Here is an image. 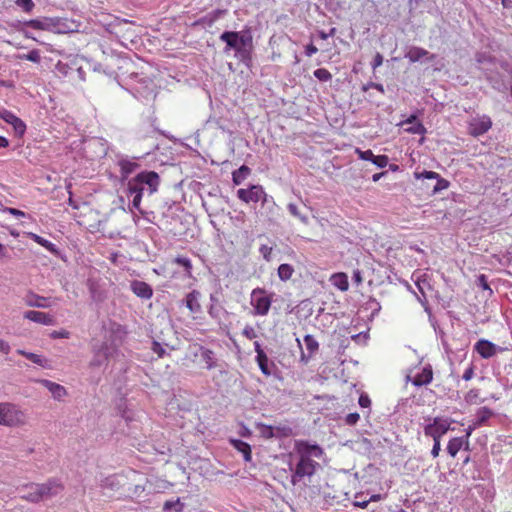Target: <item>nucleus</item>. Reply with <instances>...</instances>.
Instances as JSON below:
<instances>
[{"label": "nucleus", "mask_w": 512, "mask_h": 512, "mask_svg": "<svg viewBox=\"0 0 512 512\" xmlns=\"http://www.w3.org/2000/svg\"><path fill=\"white\" fill-rule=\"evenodd\" d=\"M323 454L324 451L318 444L297 440L295 442V456L297 460L294 466L290 464L292 484L296 485L302 482L304 478L312 477L320 466L315 459H320Z\"/></svg>", "instance_id": "obj_1"}, {"label": "nucleus", "mask_w": 512, "mask_h": 512, "mask_svg": "<svg viewBox=\"0 0 512 512\" xmlns=\"http://www.w3.org/2000/svg\"><path fill=\"white\" fill-rule=\"evenodd\" d=\"M480 68L486 72L487 80L492 87L500 92L508 89L505 77H510L509 88L512 96V65L506 61H496L485 54H478L476 58Z\"/></svg>", "instance_id": "obj_2"}, {"label": "nucleus", "mask_w": 512, "mask_h": 512, "mask_svg": "<svg viewBox=\"0 0 512 512\" xmlns=\"http://www.w3.org/2000/svg\"><path fill=\"white\" fill-rule=\"evenodd\" d=\"M160 176L155 171H142L127 182V194L132 196L131 210H141V200L145 193L152 195L158 191Z\"/></svg>", "instance_id": "obj_3"}, {"label": "nucleus", "mask_w": 512, "mask_h": 512, "mask_svg": "<svg viewBox=\"0 0 512 512\" xmlns=\"http://www.w3.org/2000/svg\"><path fill=\"white\" fill-rule=\"evenodd\" d=\"M219 39L226 44L224 52H235V57L250 68L252 65L253 37L250 30L241 32L225 31Z\"/></svg>", "instance_id": "obj_4"}, {"label": "nucleus", "mask_w": 512, "mask_h": 512, "mask_svg": "<svg viewBox=\"0 0 512 512\" xmlns=\"http://www.w3.org/2000/svg\"><path fill=\"white\" fill-rule=\"evenodd\" d=\"M129 91L135 98L147 103L153 101L156 97V85L154 81L138 74L131 75Z\"/></svg>", "instance_id": "obj_5"}, {"label": "nucleus", "mask_w": 512, "mask_h": 512, "mask_svg": "<svg viewBox=\"0 0 512 512\" xmlns=\"http://www.w3.org/2000/svg\"><path fill=\"white\" fill-rule=\"evenodd\" d=\"M414 176L418 180L423 181V187L429 192L430 195H436L450 186V182L440 176L434 171L424 170L422 172H415Z\"/></svg>", "instance_id": "obj_6"}, {"label": "nucleus", "mask_w": 512, "mask_h": 512, "mask_svg": "<svg viewBox=\"0 0 512 512\" xmlns=\"http://www.w3.org/2000/svg\"><path fill=\"white\" fill-rule=\"evenodd\" d=\"M237 197L244 203H257L260 201L263 206H275L273 198L269 196L259 184L250 185L247 189H238Z\"/></svg>", "instance_id": "obj_7"}, {"label": "nucleus", "mask_w": 512, "mask_h": 512, "mask_svg": "<svg viewBox=\"0 0 512 512\" xmlns=\"http://www.w3.org/2000/svg\"><path fill=\"white\" fill-rule=\"evenodd\" d=\"M25 413L15 404L0 403V425L15 427L25 423Z\"/></svg>", "instance_id": "obj_8"}, {"label": "nucleus", "mask_w": 512, "mask_h": 512, "mask_svg": "<svg viewBox=\"0 0 512 512\" xmlns=\"http://www.w3.org/2000/svg\"><path fill=\"white\" fill-rule=\"evenodd\" d=\"M117 353L116 349L107 343H102L98 348H94L93 357L89 362L91 370L106 367L109 360Z\"/></svg>", "instance_id": "obj_9"}, {"label": "nucleus", "mask_w": 512, "mask_h": 512, "mask_svg": "<svg viewBox=\"0 0 512 512\" xmlns=\"http://www.w3.org/2000/svg\"><path fill=\"white\" fill-rule=\"evenodd\" d=\"M452 420L443 417H435L431 422L425 425L424 433L433 439H441L450 429Z\"/></svg>", "instance_id": "obj_10"}, {"label": "nucleus", "mask_w": 512, "mask_h": 512, "mask_svg": "<svg viewBox=\"0 0 512 512\" xmlns=\"http://www.w3.org/2000/svg\"><path fill=\"white\" fill-rule=\"evenodd\" d=\"M272 299L265 290L256 288L251 293V305L256 315L265 316L268 314Z\"/></svg>", "instance_id": "obj_11"}, {"label": "nucleus", "mask_w": 512, "mask_h": 512, "mask_svg": "<svg viewBox=\"0 0 512 512\" xmlns=\"http://www.w3.org/2000/svg\"><path fill=\"white\" fill-rule=\"evenodd\" d=\"M492 126L488 115H476L468 121V133L473 137L484 135Z\"/></svg>", "instance_id": "obj_12"}, {"label": "nucleus", "mask_w": 512, "mask_h": 512, "mask_svg": "<svg viewBox=\"0 0 512 512\" xmlns=\"http://www.w3.org/2000/svg\"><path fill=\"white\" fill-rule=\"evenodd\" d=\"M140 157H130L128 155L119 154L116 156V164L120 169L121 180L125 181L129 175L140 168L138 163Z\"/></svg>", "instance_id": "obj_13"}, {"label": "nucleus", "mask_w": 512, "mask_h": 512, "mask_svg": "<svg viewBox=\"0 0 512 512\" xmlns=\"http://www.w3.org/2000/svg\"><path fill=\"white\" fill-rule=\"evenodd\" d=\"M36 489L39 491L42 501L58 495L63 490V486L60 481L50 479L46 483L38 484Z\"/></svg>", "instance_id": "obj_14"}, {"label": "nucleus", "mask_w": 512, "mask_h": 512, "mask_svg": "<svg viewBox=\"0 0 512 512\" xmlns=\"http://www.w3.org/2000/svg\"><path fill=\"white\" fill-rule=\"evenodd\" d=\"M474 350L483 358L489 359L495 356L498 352H502L503 348L497 346L486 339H480L474 345Z\"/></svg>", "instance_id": "obj_15"}, {"label": "nucleus", "mask_w": 512, "mask_h": 512, "mask_svg": "<svg viewBox=\"0 0 512 512\" xmlns=\"http://www.w3.org/2000/svg\"><path fill=\"white\" fill-rule=\"evenodd\" d=\"M0 117L3 119L6 123L10 124L14 132L17 136L21 137L24 135L26 131V125L25 123L17 117L13 112L2 109L0 111Z\"/></svg>", "instance_id": "obj_16"}, {"label": "nucleus", "mask_w": 512, "mask_h": 512, "mask_svg": "<svg viewBox=\"0 0 512 512\" xmlns=\"http://www.w3.org/2000/svg\"><path fill=\"white\" fill-rule=\"evenodd\" d=\"M25 304L29 307H36V308H49L52 306V302L50 298H46L44 296H40L33 291H28L24 298H23Z\"/></svg>", "instance_id": "obj_17"}, {"label": "nucleus", "mask_w": 512, "mask_h": 512, "mask_svg": "<svg viewBox=\"0 0 512 512\" xmlns=\"http://www.w3.org/2000/svg\"><path fill=\"white\" fill-rule=\"evenodd\" d=\"M130 289L136 296L145 300L150 299L153 295L152 287L144 281L133 280L130 283Z\"/></svg>", "instance_id": "obj_18"}, {"label": "nucleus", "mask_w": 512, "mask_h": 512, "mask_svg": "<svg viewBox=\"0 0 512 512\" xmlns=\"http://www.w3.org/2000/svg\"><path fill=\"white\" fill-rule=\"evenodd\" d=\"M24 318L35 323L51 326L55 324V319L50 314L29 310L24 313Z\"/></svg>", "instance_id": "obj_19"}, {"label": "nucleus", "mask_w": 512, "mask_h": 512, "mask_svg": "<svg viewBox=\"0 0 512 512\" xmlns=\"http://www.w3.org/2000/svg\"><path fill=\"white\" fill-rule=\"evenodd\" d=\"M201 293L198 290H192L185 297V306L192 314H199L202 311L200 304Z\"/></svg>", "instance_id": "obj_20"}, {"label": "nucleus", "mask_w": 512, "mask_h": 512, "mask_svg": "<svg viewBox=\"0 0 512 512\" xmlns=\"http://www.w3.org/2000/svg\"><path fill=\"white\" fill-rule=\"evenodd\" d=\"M303 341H304L307 353L302 351L301 360L304 363H307L309 361V359L318 351L319 343L314 338V336H312L310 334L305 335Z\"/></svg>", "instance_id": "obj_21"}, {"label": "nucleus", "mask_w": 512, "mask_h": 512, "mask_svg": "<svg viewBox=\"0 0 512 512\" xmlns=\"http://www.w3.org/2000/svg\"><path fill=\"white\" fill-rule=\"evenodd\" d=\"M39 382L52 394L55 400L60 401L67 395L65 387L58 383L47 379H42Z\"/></svg>", "instance_id": "obj_22"}, {"label": "nucleus", "mask_w": 512, "mask_h": 512, "mask_svg": "<svg viewBox=\"0 0 512 512\" xmlns=\"http://www.w3.org/2000/svg\"><path fill=\"white\" fill-rule=\"evenodd\" d=\"M469 441L467 437H454L449 440L447 444V452L451 457H456L458 452L463 448L464 445L468 446Z\"/></svg>", "instance_id": "obj_23"}, {"label": "nucleus", "mask_w": 512, "mask_h": 512, "mask_svg": "<svg viewBox=\"0 0 512 512\" xmlns=\"http://www.w3.org/2000/svg\"><path fill=\"white\" fill-rule=\"evenodd\" d=\"M26 236L28 238H30L31 240H33L34 242H36L37 244H39L42 247H44L46 250H48L52 254L57 255L59 253V250H58L57 246L54 243H52L49 240L39 236L38 234L33 233V232H27Z\"/></svg>", "instance_id": "obj_24"}, {"label": "nucleus", "mask_w": 512, "mask_h": 512, "mask_svg": "<svg viewBox=\"0 0 512 512\" xmlns=\"http://www.w3.org/2000/svg\"><path fill=\"white\" fill-rule=\"evenodd\" d=\"M26 26L31 27L33 29L37 30H52V27H54V19L52 18H44V19H32L29 21H26L24 23Z\"/></svg>", "instance_id": "obj_25"}, {"label": "nucleus", "mask_w": 512, "mask_h": 512, "mask_svg": "<svg viewBox=\"0 0 512 512\" xmlns=\"http://www.w3.org/2000/svg\"><path fill=\"white\" fill-rule=\"evenodd\" d=\"M231 443L233 447L243 455V458L246 462L251 461L252 453L251 447L248 443L239 439H233L231 440Z\"/></svg>", "instance_id": "obj_26"}, {"label": "nucleus", "mask_w": 512, "mask_h": 512, "mask_svg": "<svg viewBox=\"0 0 512 512\" xmlns=\"http://www.w3.org/2000/svg\"><path fill=\"white\" fill-rule=\"evenodd\" d=\"M429 55V52L421 47H410L409 50L405 53L404 57L409 59L410 62H418L422 58Z\"/></svg>", "instance_id": "obj_27"}, {"label": "nucleus", "mask_w": 512, "mask_h": 512, "mask_svg": "<svg viewBox=\"0 0 512 512\" xmlns=\"http://www.w3.org/2000/svg\"><path fill=\"white\" fill-rule=\"evenodd\" d=\"M493 414V411L488 407H481L478 409L474 421V427L483 426L493 416Z\"/></svg>", "instance_id": "obj_28"}, {"label": "nucleus", "mask_w": 512, "mask_h": 512, "mask_svg": "<svg viewBox=\"0 0 512 512\" xmlns=\"http://www.w3.org/2000/svg\"><path fill=\"white\" fill-rule=\"evenodd\" d=\"M433 379L432 370L429 368H424L423 371L419 374H417L412 383L413 385L420 387L423 385L429 384Z\"/></svg>", "instance_id": "obj_29"}, {"label": "nucleus", "mask_w": 512, "mask_h": 512, "mask_svg": "<svg viewBox=\"0 0 512 512\" xmlns=\"http://www.w3.org/2000/svg\"><path fill=\"white\" fill-rule=\"evenodd\" d=\"M251 174V169L242 165L240 168L232 172V181L234 185H240Z\"/></svg>", "instance_id": "obj_30"}, {"label": "nucleus", "mask_w": 512, "mask_h": 512, "mask_svg": "<svg viewBox=\"0 0 512 512\" xmlns=\"http://www.w3.org/2000/svg\"><path fill=\"white\" fill-rule=\"evenodd\" d=\"M332 284L341 291L348 290L349 283L347 275L344 273H336L331 277Z\"/></svg>", "instance_id": "obj_31"}, {"label": "nucleus", "mask_w": 512, "mask_h": 512, "mask_svg": "<svg viewBox=\"0 0 512 512\" xmlns=\"http://www.w3.org/2000/svg\"><path fill=\"white\" fill-rule=\"evenodd\" d=\"M256 362L259 366V369L264 375L270 376L272 374L271 367H275V365L274 363L269 362L267 355H261L260 357H256Z\"/></svg>", "instance_id": "obj_32"}, {"label": "nucleus", "mask_w": 512, "mask_h": 512, "mask_svg": "<svg viewBox=\"0 0 512 512\" xmlns=\"http://www.w3.org/2000/svg\"><path fill=\"white\" fill-rule=\"evenodd\" d=\"M38 484L32 483L27 486V493L23 495V498L30 502H39L41 501V497L39 491L36 489Z\"/></svg>", "instance_id": "obj_33"}, {"label": "nucleus", "mask_w": 512, "mask_h": 512, "mask_svg": "<svg viewBox=\"0 0 512 512\" xmlns=\"http://www.w3.org/2000/svg\"><path fill=\"white\" fill-rule=\"evenodd\" d=\"M201 357L202 360L205 362L207 369L211 370L214 367H216V360L214 357V352L212 350L202 348Z\"/></svg>", "instance_id": "obj_34"}, {"label": "nucleus", "mask_w": 512, "mask_h": 512, "mask_svg": "<svg viewBox=\"0 0 512 512\" xmlns=\"http://www.w3.org/2000/svg\"><path fill=\"white\" fill-rule=\"evenodd\" d=\"M294 272V268L290 264H281L278 267V276L282 281L289 280Z\"/></svg>", "instance_id": "obj_35"}, {"label": "nucleus", "mask_w": 512, "mask_h": 512, "mask_svg": "<svg viewBox=\"0 0 512 512\" xmlns=\"http://www.w3.org/2000/svg\"><path fill=\"white\" fill-rule=\"evenodd\" d=\"M404 130L407 133L419 135H424L427 132V129L421 122H415L414 124H410Z\"/></svg>", "instance_id": "obj_36"}, {"label": "nucleus", "mask_w": 512, "mask_h": 512, "mask_svg": "<svg viewBox=\"0 0 512 512\" xmlns=\"http://www.w3.org/2000/svg\"><path fill=\"white\" fill-rule=\"evenodd\" d=\"M26 359L30 360L34 364H37V365H39V366H41L43 368H47L49 366L47 359H45L41 355H38V354H35V353H32V352H29L26 355Z\"/></svg>", "instance_id": "obj_37"}, {"label": "nucleus", "mask_w": 512, "mask_h": 512, "mask_svg": "<svg viewBox=\"0 0 512 512\" xmlns=\"http://www.w3.org/2000/svg\"><path fill=\"white\" fill-rule=\"evenodd\" d=\"M315 78L319 81L327 82L332 79V74L325 68H318L313 72Z\"/></svg>", "instance_id": "obj_38"}, {"label": "nucleus", "mask_w": 512, "mask_h": 512, "mask_svg": "<svg viewBox=\"0 0 512 512\" xmlns=\"http://www.w3.org/2000/svg\"><path fill=\"white\" fill-rule=\"evenodd\" d=\"M223 312V307L218 304H211L208 309L209 316L215 320H220Z\"/></svg>", "instance_id": "obj_39"}, {"label": "nucleus", "mask_w": 512, "mask_h": 512, "mask_svg": "<svg viewBox=\"0 0 512 512\" xmlns=\"http://www.w3.org/2000/svg\"><path fill=\"white\" fill-rule=\"evenodd\" d=\"M20 59L28 60L34 63H39L41 60L40 51L38 49H33L29 51L27 54L21 55Z\"/></svg>", "instance_id": "obj_40"}, {"label": "nucleus", "mask_w": 512, "mask_h": 512, "mask_svg": "<svg viewBox=\"0 0 512 512\" xmlns=\"http://www.w3.org/2000/svg\"><path fill=\"white\" fill-rule=\"evenodd\" d=\"M164 345H165V346H168V344H166V343H162V342H160V341H158V340H154V341L152 342V347H151V349H152V351H153L155 354H157L159 357H161V358H162V357H164V356L166 355V350H165V348H164Z\"/></svg>", "instance_id": "obj_41"}, {"label": "nucleus", "mask_w": 512, "mask_h": 512, "mask_svg": "<svg viewBox=\"0 0 512 512\" xmlns=\"http://www.w3.org/2000/svg\"><path fill=\"white\" fill-rule=\"evenodd\" d=\"M174 262L176 264L182 266L185 269V271L190 274L191 269H192V263L189 258L183 257V256H177L175 258Z\"/></svg>", "instance_id": "obj_42"}, {"label": "nucleus", "mask_w": 512, "mask_h": 512, "mask_svg": "<svg viewBox=\"0 0 512 512\" xmlns=\"http://www.w3.org/2000/svg\"><path fill=\"white\" fill-rule=\"evenodd\" d=\"M287 208L291 215L299 218L303 223L307 222V217L300 213L298 206L296 204L289 203Z\"/></svg>", "instance_id": "obj_43"}, {"label": "nucleus", "mask_w": 512, "mask_h": 512, "mask_svg": "<svg viewBox=\"0 0 512 512\" xmlns=\"http://www.w3.org/2000/svg\"><path fill=\"white\" fill-rule=\"evenodd\" d=\"M389 161L388 156L386 155H374V158H372V163L376 165L378 168H384L387 166Z\"/></svg>", "instance_id": "obj_44"}, {"label": "nucleus", "mask_w": 512, "mask_h": 512, "mask_svg": "<svg viewBox=\"0 0 512 512\" xmlns=\"http://www.w3.org/2000/svg\"><path fill=\"white\" fill-rule=\"evenodd\" d=\"M16 4L22 8L24 12H31L35 6L32 0H16Z\"/></svg>", "instance_id": "obj_45"}, {"label": "nucleus", "mask_w": 512, "mask_h": 512, "mask_svg": "<svg viewBox=\"0 0 512 512\" xmlns=\"http://www.w3.org/2000/svg\"><path fill=\"white\" fill-rule=\"evenodd\" d=\"M273 248L269 246L268 244H261L259 247V253L263 256V258L266 261L271 260V254H272Z\"/></svg>", "instance_id": "obj_46"}, {"label": "nucleus", "mask_w": 512, "mask_h": 512, "mask_svg": "<svg viewBox=\"0 0 512 512\" xmlns=\"http://www.w3.org/2000/svg\"><path fill=\"white\" fill-rule=\"evenodd\" d=\"M103 488L115 489L118 487L117 479L115 476H109L102 481Z\"/></svg>", "instance_id": "obj_47"}, {"label": "nucleus", "mask_w": 512, "mask_h": 512, "mask_svg": "<svg viewBox=\"0 0 512 512\" xmlns=\"http://www.w3.org/2000/svg\"><path fill=\"white\" fill-rule=\"evenodd\" d=\"M356 153L359 157V159L361 160H365V161H372V158H374V154L372 152V150L368 149V150H360V149H356Z\"/></svg>", "instance_id": "obj_48"}, {"label": "nucleus", "mask_w": 512, "mask_h": 512, "mask_svg": "<svg viewBox=\"0 0 512 512\" xmlns=\"http://www.w3.org/2000/svg\"><path fill=\"white\" fill-rule=\"evenodd\" d=\"M371 88L378 90L382 94L385 92L384 86L380 83H375V82H368L367 84L363 85L362 90L364 92H366Z\"/></svg>", "instance_id": "obj_49"}, {"label": "nucleus", "mask_w": 512, "mask_h": 512, "mask_svg": "<svg viewBox=\"0 0 512 512\" xmlns=\"http://www.w3.org/2000/svg\"><path fill=\"white\" fill-rule=\"evenodd\" d=\"M182 506L183 505L180 503L179 499H177L176 501H166L164 504V510H170L172 508H175L178 512H181Z\"/></svg>", "instance_id": "obj_50"}, {"label": "nucleus", "mask_w": 512, "mask_h": 512, "mask_svg": "<svg viewBox=\"0 0 512 512\" xmlns=\"http://www.w3.org/2000/svg\"><path fill=\"white\" fill-rule=\"evenodd\" d=\"M359 419H360V415H359L357 412L349 413V414L345 417V423H346L347 425L353 426V425L357 424V422L359 421Z\"/></svg>", "instance_id": "obj_51"}, {"label": "nucleus", "mask_w": 512, "mask_h": 512, "mask_svg": "<svg viewBox=\"0 0 512 512\" xmlns=\"http://www.w3.org/2000/svg\"><path fill=\"white\" fill-rule=\"evenodd\" d=\"M369 502H370V500L362 499V495L356 494L355 501L353 502V505L355 507H359V508H366L367 505L369 504Z\"/></svg>", "instance_id": "obj_52"}, {"label": "nucleus", "mask_w": 512, "mask_h": 512, "mask_svg": "<svg viewBox=\"0 0 512 512\" xmlns=\"http://www.w3.org/2000/svg\"><path fill=\"white\" fill-rule=\"evenodd\" d=\"M242 334L247 338V339H254L257 337V334H256V331L255 329L250 326V325H247L244 329H243V332Z\"/></svg>", "instance_id": "obj_53"}, {"label": "nucleus", "mask_w": 512, "mask_h": 512, "mask_svg": "<svg viewBox=\"0 0 512 512\" xmlns=\"http://www.w3.org/2000/svg\"><path fill=\"white\" fill-rule=\"evenodd\" d=\"M477 285L479 287H481L483 290H489L490 292H492V290L490 289L489 284L487 282V278L483 274L478 276V278H477Z\"/></svg>", "instance_id": "obj_54"}, {"label": "nucleus", "mask_w": 512, "mask_h": 512, "mask_svg": "<svg viewBox=\"0 0 512 512\" xmlns=\"http://www.w3.org/2000/svg\"><path fill=\"white\" fill-rule=\"evenodd\" d=\"M4 212H7L10 215H13L15 217H26L27 216L24 211L16 209V208H12V207H6L4 209Z\"/></svg>", "instance_id": "obj_55"}, {"label": "nucleus", "mask_w": 512, "mask_h": 512, "mask_svg": "<svg viewBox=\"0 0 512 512\" xmlns=\"http://www.w3.org/2000/svg\"><path fill=\"white\" fill-rule=\"evenodd\" d=\"M433 441H434V444H433V447L431 450V455L433 458H436L439 456V453L441 450V444H440L441 439H433Z\"/></svg>", "instance_id": "obj_56"}, {"label": "nucleus", "mask_w": 512, "mask_h": 512, "mask_svg": "<svg viewBox=\"0 0 512 512\" xmlns=\"http://www.w3.org/2000/svg\"><path fill=\"white\" fill-rule=\"evenodd\" d=\"M358 403L360 407L368 408L371 405V400L367 394H361Z\"/></svg>", "instance_id": "obj_57"}, {"label": "nucleus", "mask_w": 512, "mask_h": 512, "mask_svg": "<svg viewBox=\"0 0 512 512\" xmlns=\"http://www.w3.org/2000/svg\"><path fill=\"white\" fill-rule=\"evenodd\" d=\"M261 432H262V435L267 438H272V437L276 436L275 428L272 426H263V429Z\"/></svg>", "instance_id": "obj_58"}, {"label": "nucleus", "mask_w": 512, "mask_h": 512, "mask_svg": "<svg viewBox=\"0 0 512 512\" xmlns=\"http://www.w3.org/2000/svg\"><path fill=\"white\" fill-rule=\"evenodd\" d=\"M367 305L369 306V308L372 309V315H375L381 309V306H380L379 302H377L375 299L369 300Z\"/></svg>", "instance_id": "obj_59"}, {"label": "nucleus", "mask_w": 512, "mask_h": 512, "mask_svg": "<svg viewBox=\"0 0 512 512\" xmlns=\"http://www.w3.org/2000/svg\"><path fill=\"white\" fill-rule=\"evenodd\" d=\"M474 376V366L471 364L465 371H464V374L462 376V378L465 380V381H469L473 378Z\"/></svg>", "instance_id": "obj_60"}, {"label": "nucleus", "mask_w": 512, "mask_h": 512, "mask_svg": "<svg viewBox=\"0 0 512 512\" xmlns=\"http://www.w3.org/2000/svg\"><path fill=\"white\" fill-rule=\"evenodd\" d=\"M383 63V56L380 54V53H377L371 63L372 65V68L373 69H376L378 68L379 66H381Z\"/></svg>", "instance_id": "obj_61"}, {"label": "nucleus", "mask_w": 512, "mask_h": 512, "mask_svg": "<svg viewBox=\"0 0 512 512\" xmlns=\"http://www.w3.org/2000/svg\"><path fill=\"white\" fill-rule=\"evenodd\" d=\"M317 52H318V48L315 45H313L312 43L308 44L305 47V54L308 57H311L312 55L316 54Z\"/></svg>", "instance_id": "obj_62"}, {"label": "nucleus", "mask_w": 512, "mask_h": 512, "mask_svg": "<svg viewBox=\"0 0 512 512\" xmlns=\"http://www.w3.org/2000/svg\"><path fill=\"white\" fill-rule=\"evenodd\" d=\"M51 337L54 338V339H57V338H68L69 337V332L66 331V330L53 331L51 333Z\"/></svg>", "instance_id": "obj_63"}, {"label": "nucleus", "mask_w": 512, "mask_h": 512, "mask_svg": "<svg viewBox=\"0 0 512 512\" xmlns=\"http://www.w3.org/2000/svg\"><path fill=\"white\" fill-rule=\"evenodd\" d=\"M10 345L8 342L0 338V352L3 354H8L10 352Z\"/></svg>", "instance_id": "obj_64"}]
</instances>
